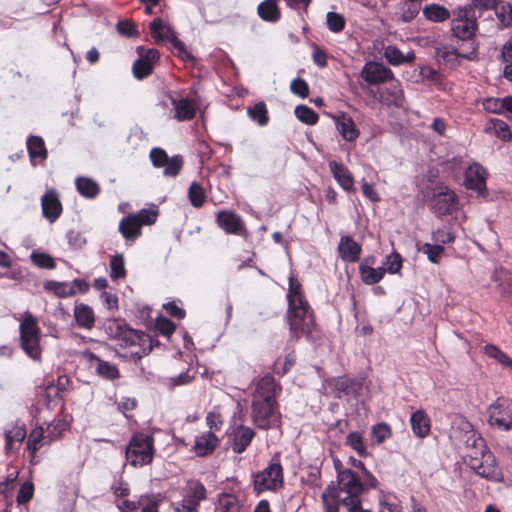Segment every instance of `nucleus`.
<instances>
[{
  "instance_id": "1",
  "label": "nucleus",
  "mask_w": 512,
  "mask_h": 512,
  "mask_svg": "<svg viewBox=\"0 0 512 512\" xmlns=\"http://www.w3.org/2000/svg\"><path fill=\"white\" fill-rule=\"evenodd\" d=\"M364 485L351 469L337 468V482H331L321 495L324 512H339L344 505L348 512H371L362 507Z\"/></svg>"
},
{
  "instance_id": "2",
  "label": "nucleus",
  "mask_w": 512,
  "mask_h": 512,
  "mask_svg": "<svg viewBox=\"0 0 512 512\" xmlns=\"http://www.w3.org/2000/svg\"><path fill=\"white\" fill-rule=\"evenodd\" d=\"M281 390L273 376L265 375L256 383L252 398V419L260 429L279 426L280 413L277 410L276 394Z\"/></svg>"
},
{
  "instance_id": "3",
  "label": "nucleus",
  "mask_w": 512,
  "mask_h": 512,
  "mask_svg": "<svg viewBox=\"0 0 512 512\" xmlns=\"http://www.w3.org/2000/svg\"><path fill=\"white\" fill-rule=\"evenodd\" d=\"M104 330L109 339L123 350L130 349V356L136 360L148 355L159 341L143 331L135 330L121 319H109L104 324Z\"/></svg>"
},
{
  "instance_id": "4",
  "label": "nucleus",
  "mask_w": 512,
  "mask_h": 512,
  "mask_svg": "<svg viewBox=\"0 0 512 512\" xmlns=\"http://www.w3.org/2000/svg\"><path fill=\"white\" fill-rule=\"evenodd\" d=\"M465 449L468 465L479 476L489 480L498 479L500 471L495 456L489 450L483 437L472 431L465 441Z\"/></svg>"
},
{
  "instance_id": "5",
  "label": "nucleus",
  "mask_w": 512,
  "mask_h": 512,
  "mask_svg": "<svg viewBox=\"0 0 512 512\" xmlns=\"http://www.w3.org/2000/svg\"><path fill=\"white\" fill-rule=\"evenodd\" d=\"M20 346L24 353L34 361L42 359V347L40 344L42 333L38 319L29 311L22 314L19 325Z\"/></svg>"
},
{
  "instance_id": "6",
  "label": "nucleus",
  "mask_w": 512,
  "mask_h": 512,
  "mask_svg": "<svg viewBox=\"0 0 512 512\" xmlns=\"http://www.w3.org/2000/svg\"><path fill=\"white\" fill-rule=\"evenodd\" d=\"M287 322L290 338L294 340L302 336L309 337L316 327L314 313L308 302L303 305L288 306Z\"/></svg>"
},
{
  "instance_id": "7",
  "label": "nucleus",
  "mask_w": 512,
  "mask_h": 512,
  "mask_svg": "<svg viewBox=\"0 0 512 512\" xmlns=\"http://www.w3.org/2000/svg\"><path fill=\"white\" fill-rule=\"evenodd\" d=\"M125 454L127 461L133 467L150 464L154 456V438L144 433H134Z\"/></svg>"
},
{
  "instance_id": "8",
  "label": "nucleus",
  "mask_w": 512,
  "mask_h": 512,
  "mask_svg": "<svg viewBox=\"0 0 512 512\" xmlns=\"http://www.w3.org/2000/svg\"><path fill=\"white\" fill-rule=\"evenodd\" d=\"M462 11L459 12L458 16L451 22L452 38L457 41H462L467 47L460 53L462 58L472 59V55L477 50L475 44V32L477 30V22L475 19H470L466 15H461Z\"/></svg>"
},
{
  "instance_id": "9",
  "label": "nucleus",
  "mask_w": 512,
  "mask_h": 512,
  "mask_svg": "<svg viewBox=\"0 0 512 512\" xmlns=\"http://www.w3.org/2000/svg\"><path fill=\"white\" fill-rule=\"evenodd\" d=\"M283 485V468L279 455H275L270 464L254 478V490L257 493L264 491H276Z\"/></svg>"
},
{
  "instance_id": "10",
  "label": "nucleus",
  "mask_w": 512,
  "mask_h": 512,
  "mask_svg": "<svg viewBox=\"0 0 512 512\" xmlns=\"http://www.w3.org/2000/svg\"><path fill=\"white\" fill-rule=\"evenodd\" d=\"M488 424L502 431L512 430V400L498 397L487 408Z\"/></svg>"
},
{
  "instance_id": "11",
  "label": "nucleus",
  "mask_w": 512,
  "mask_h": 512,
  "mask_svg": "<svg viewBox=\"0 0 512 512\" xmlns=\"http://www.w3.org/2000/svg\"><path fill=\"white\" fill-rule=\"evenodd\" d=\"M149 158L155 168H164L163 175L165 177H177L184 166L183 156L174 155L169 157L167 152L160 147L152 148Z\"/></svg>"
},
{
  "instance_id": "12",
  "label": "nucleus",
  "mask_w": 512,
  "mask_h": 512,
  "mask_svg": "<svg viewBox=\"0 0 512 512\" xmlns=\"http://www.w3.org/2000/svg\"><path fill=\"white\" fill-rule=\"evenodd\" d=\"M458 197L444 183H437L432 198V211L439 215H450L457 208Z\"/></svg>"
},
{
  "instance_id": "13",
  "label": "nucleus",
  "mask_w": 512,
  "mask_h": 512,
  "mask_svg": "<svg viewBox=\"0 0 512 512\" xmlns=\"http://www.w3.org/2000/svg\"><path fill=\"white\" fill-rule=\"evenodd\" d=\"M138 59L134 61L132 72L136 79H144L152 74L155 63L160 59V53L155 48L146 49L138 46L136 49Z\"/></svg>"
},
{
  "instance_id": "14",
  "label": "nucleus",
  "mask_w": 512,
  "mask_h": 512,
  "mask_svg": "<svg viewBox=\"0 0 512 512\" xmlns=\"http://www.w3.org/2000/svg\"><path fill=\"white\" fill-rule=\"evenodd\" d=\"M216 223L227 234L243 236L247 234L244 222L234 211L221 210L216 214Z\"/></svg>"
},
{
  "instance_id": "15",
  "label": "nucleus",
  "mask_w": 512,
  "mask_h": 512,
  "mask_svg": "<svg viewBox=\"0 0 512 512\" xmlns=\"http://www.w3.org/2000/svg\"><path fill=\"white\" fill-rule=\"evenodd\" d=\"M206 498V489L201 483L190 486L174 512H198V506Z\"/></svg>"
},
{
  "instance_id": "16",
  "label": "nucleus",
  "mask_w": 512,
  "mask_h": 512,
  "mask_svg": "<svg viewBox=\"0 0 512 512\" xmlns=\"http://www.w3.org/2000/svg\"><path fill=\"white\" fill-rule=\"evenodd\" d=\"M61 433L51 437L50 433L45 435L42 426H36L32 429L28 435L26 449L29 453L30 463L36 465L39 461L37 459V452L44 446L46 442L51 443L56 438L60 437Z\"/></svg>"
},
{
  "instance_id": "17",
  "label": "nucleus",
  "mask_w": 512,
  "mask_h": 512,
  "mask_svg": "<svg viewBox=\"0 0 512 512\" xmlns=\"http://www.w3.org/2000/svg\"><path fill=\"white\" fill-rule=\"evenodd\" d=\"M255 435L256 433L251 427L245 425L236 426L229 434V442L232 451L236 454L245 452Z\"/></svg>"
},
{
  "instance_id": "18",
  "label": "nucleus",
  "mask_w": 512,
  "mask_h": 512,
  "mask_svg": "<svg viewBox=\"0 0 512 512\" xmlns=\"http://www.w3.org/2000/svg\"><path fill=\"white\" fill-rule=\"evenodd\" d=\"M487 171L480 164H473L465 171V186L468 189L478 192L481 196L486 194Z\"/></svg>"
},
{
  "instance_id": "19",
  "label": "nucleus",
  "mask_w": 512,
  "mask_h": 512,
  "mask_svg": "<svg viewBox=\"0 0 512 512\" xmlns=\"http://www.w3.org/2000/svg\"><path fill=\"white\" fill-rule=\"evenodd\" d=\"M361 77L370 85L386 82L393 78L392 71L376 62H368L361 71Z\"/></svg>"
},
{
  "instance_id": "20",
  "label": "nucleus",
  "mask_w": 512,
  "mask_h": 512,
  "mask_svg": "<svg viewBox=\"0 0 512 512\" xmlns=\"http://www.w3.org/2000/svg\"><path fill=\"white\" fill-rule=\"evenodd\" d=\"M220 444V439L212 431L203 432L195 437L192 452L198 457L212 455Z\"/></svg>"
},
{
  "instance_id": "21",
  "label": "nucleus",
  "mask_w": 512,
  "mask_h": 512,
  "mask_svg": "<svg viewBox=\"0 0 512 512\" xmlns=\"http://www.w3.org/2000/svg\"><path fill=\"white\" fill-rule=\"evenodd\" d=\"M42 213L51 223L55 222L62 213V204L55 190L47 191L41 198Z\"/></svg>"
},
{
  "instance_id": "22",
  "label": "nucleus",
  "mask_w": 512,
  "mask_h": 512,
  "mask_svg": "<svg viewBox=\"0 0 512 512\" xmlns=\"http://www.w3.org/2000/svg\"><path fill=\"white\" fill-rule=\"evenodd\" d=\"M337 249L340 258L345 262L354 263L360 259L361 245L350 236H342Z\"/></svg>"
},
{
  "instance_id": "23",
  "label": "nucleus",
  "mask_w": 512,
  "mask_h": 512,
  "mask_svg": "<svg viewBox=\"0 0 512 512\" xmlns=\"http://www.w3.org/2000/svg\"><path fill=\"white\" fill-rule=\"evenodd\" d=\"M330 171L340 185V187L345 191H353L354 190V178L350 170L335 160L329 162Z\"/></svg>"
},
{
  "instance_id": "24",
  "label": "nucleus",
  "mask_w": 512,
  "mask_h": 512,
  "mask_svg": "<svg viewBox=\"0 0 512 512\" xmlns=\"http://www.w3.org/2000/svg\"><path fill=\"white\" fill-rule=\"evenodd\" d=\"M333 118L339 133L346 141L352 142L358 138L359 130L357 129L354 120L350 116L342 112Z\"/></svg>"
},
{
  "instance_id": "25",
  "label": "nucleus",
  "mask_w": 512,
  "mask_h": 512,
  "mask_svg": "<svg viewBox=\"0 0 512 512\" xmlns=\"http://www.w3.org/2000/svg\"><path fill=\"white\" fill-rule=\"evenodd\" d=\"M74 319L79 328L91 330L95 325V314L93 309L84 303H78L73 310Z\"/></svg>"
},
{
  "instance_id": "26",
  "label": "nucleus",
  "mask_w": 512,
  "mask_h": 512,
  "mask_svg": "<svg viewBox=\"0 0 512 512\" xmlns=\"http://www.w3.org/2000/svg\"><path fill=\"white\" fill-rule=\"evenodd\" d=\"M84 356L88 359V361L92 364L93 362H96V372L108 379V380H115L120 377V373L118 368L111 364L108 361L101 360L97 355H95L93 352H85Z\"/></svg>"
},
{
  "instance_id": "27",
  "label": "nucleus",
  "mask_w": 512,
  "mask_h": 512,
  "mask_svg": "<svg viewBox=\"0 0 512 512\" xmlns=\"http://www.w3.org/2000/svg\"><path fill=\"white\" fill-rule=\"evenodd\" d=\"M483 8L491 7L504 27L512 25V5L510 2H477Z\"/></svg>"
},
{
  "instance_id": "28",
  "label": "nucleus",
  "mask_w": 512,
  "mask_h": 512,
  "mask_svg": "<svg viewBox=\"0 0 512 512\" xmlns=\"http://www.w3.org/2000/svg\"><path fill=\"white\" fill-rule=\"evenodd\" d=\"M172 105L175 110V118L178 121H189L195 117L196 106L195 103L188 98H181L180 100L172 99Z\"/></svg>"
},
{
  "instance_id": "29",
  "label": "nucleus",
  "mask_w": 512,
  "mask_h": 512,
  "mask_svg": "<svg viewBox=\"0 0 512 512\" xmlns=\"http://www.w3.org/2000/svg\"><path fill=\"white\" fill-rule=\"evenodd\" d=\"M410 424L413 433L419 438L426 437L430 432V418L423 410L412 413Z\"/></svg>"
},
{
  "instance_id": "30",
  "label": "nucleus",
  "mask_w": 512,
  "mask_h": 512,
  "mask_svg": "<svg viewBox=\"0 0 512 512\" xmlns=\"http://www.w3.org/2000/svg\"><path fill=\"white\" fill-rule=\"evenodd\" d=\"M288 306L303 305L308 301L304 297L302 285L294 274L289 276V287L287 293Z\"/></svg>"
},
{
  "instance_id": "31",
  "label": "nucleus",
  "mask_w": 512,
  "mask_h": 512,
  "mask_svg": "<svg viewBox=\"0 0 512 512\" xmlns=\"http://www.w3.org/2000/svg\"><path fill=\"white\" fill-rule=\"evenodd\" d=\"M141 227L132 214L122 218L119 231L126 240H135L141 234Z\"/></svg>"
},
{
  "instance_id": "32",
  "label": "nucleus",
  "mask_w": 512,
  "mask_h": 512,
  "mask_svg": "<svg viewBox=\"0 0 512 512\" xmlns=\"http://www.w3.org/2000/svg\"><path fill=\"white\" fill-rule=\"evenodd\" d=\"M366 262H368V259H365V262L359 265V273L362 281L367 285H373L380 282L386 273V269L383 267L375 269L368 266Z\"/></svg>"
},
{
  "instance_id": "33",
  "label": "nucleus",
  "mask_w": 512,
  "mask_h": 512,
  "mask_svg": "<svg viewBox=\"0 0 512 512\" xmlns=\"http://www.w3.org/2000/svg\"><path fill=\"white\" fill-rule=\"evenodd\" d=\"M27 436L26 428L24 425H14L10 429L5 431V450L6 452H12L14 443L19 445L24 441Z\"/></svg>"
},
{
  "instance_id": "34",
  "label": "nucleus",
  "mask_w": 512,
  "mask_h": 512,
  "mask_svg": "<svg viewBox=\"0 0 512 512\" xmlns=\"http://www.w3.org/2000/svg\"><path fill=\"white\" fill-rule=\"evenodd\" d=\"M76 189L85 198H95L100 193V186L88 177H78L75 181Z\"/></svg>"
},
{
  "instance_id": "35",
  "label": "nucleus",
  "mask_w": 512,
  "mask_h": 512,
  "mask_svg": "<svg viewBox=\"0 0 512 512\" xmlns=\"http://www.w3.org/2000/svg\"><path fill=\"white\" fill-rule=\"evenodd\" d=\"M384 56L391 65L398 66L403 63L413 62L415 54L413 52L404 55L396 46L389 45L385 48Z\"/></svg>"
},
{
  "instance_id": "36",
  "label": "nucleus",
  "mask_w": 512,
  "mask_h": 512,
  "mask_svg": "<svg viewBox=\"0 0 512 512\" xmlns=\"http://www.w3.org/2000/svg\"><path fill=\"white\" fill-rule=\"evenodd\" d=\"M27 149L31 160L47 158V149L44 140L40 136H30L27 139Z\"/></svg>"
},
{
  "instance_id": "37",
  "label": "nucleus",
  "mask_w": 512,
  "mask_h": 512,
  "mask_svg": "<svg viewBox=\"0 0 512 512\" xmlns=\"http://www.w3.org/2000/svg\"><path fill=\"white\" fill-rule=\"evenodd\" d=\"M44 289L54 293L57 297L66 298L75 295V290L68 282L47 281L44 283Z\"/></svg>"
},
{
  "instance_id": "38",
  "label": "nucleus",
  "mask_w": 512,
  "mask_h": 512,
  "mask_svg": "<svg viewBox=\"0 0 512 512\" xmlns=\"http://www.w3.org/2000/svg\"><path fill=\"white\" fill-rule=\"evenodd\" d=\"M423 14L432 22H443L450 17V13L445 7L435 3L426 5L423 8Z\"/></svg>"
},
{
  "instance_id": "39",
  "label": "nucleus",
  "mask_w": 512,
  "mask_h": 512,
  "mask_svg": "<svg viewBox=\"0 0 512 512\" xmlns=\"http://www.w3.org/2000/svg\"><path fill=\"white\" fill-rule=\"evenodd\" d=\"M258 15L265 21L276 22L280 19L277 2H260L257 7Z\"/></svg>"
},
{
  "instance_id": "40",
  "label": "nucleus",
  "mask_w": 512,
  "mask_h": 512,
  "mask_svg": "<svg viewBox=\"0 0 512 512\" xmlns=\"http://www.w3.org/2000/svg\"><path fill=\"white\" fill-rule=\"evenodd\" d=\"M487 130L492 131L493 134L502 141H510L512 138L509 125L501 119H491L488 123Z\"/></svg>"
},
{
  "instance_id": "41",
  "label": "nucleus",
  "mask_w": 512,
  "mask_h": 512,
  "mask_svg": "<svg viewBox=\"0 0 512 512\" xmlns=\"http://www.w3.org/2000/svg\"><path fill=\"white\" fill-rule=\"evenodd\" d=\"M247 113L250 119L257 122L260 126H266L269 122L267 106L263 101L249 107Z\"/></svg>"
},
{
  "instance_id": "42",
  "label": "nucleus",
  "mask_w": 512,
  "mask_h": 512,
  "mask_svg": "<svg viewBox=\"0 0 512 512\" xmlns=\"http://www.w3.org/2000/svg\"><path fill=\"white\" fill-rule=\"evenodd\" d=\"M335 396L341 398L343 395H349L354 391L355 380L342 376L332 380Z\"/></svg>"
},
{
  "instance_id": "43",
  "label": "nucleus",
  "mask_w": 512,
  "mask_h": 512,
  "mask_svg": "<svg viewBox=\"0 0 512 512\" xmlns=\"http://www.w3.org/2000/svg\"><path fill=\"white\" fill-rule=\"evenodd\" d=\"M159 215V210L157 206H153L151 208H143L137 213L132 214L135 217L136 221L139 223L140 227L144 225H152L156 222L157 217Z\"/></svg>"
},
{
  "instance_id": "44",
  "label": "nucleus",
  "mask_w": 512,
  "mask_h": 512,
  "mask_svg": "<svg viewBox=\"0 0 512 512\" xmlns=\"http://www.w3.org/2000/svg\"><path fill=\"white\" fill-rule=\"evenodd\" d=\"M345 444L355 450L360 457L368 455L363 436L359 432H350L346 437Z\"/></svg>"
},
{
  "instance_id": "45",
  "label": "nucleus",
  "mask_w": 512,
  "mask_h": 512,
  "mask_svg": "<svg viewBox=\"0 0 512 512\" xmlns=\"http://www.w3.org/2000/svg\"><path fill=\"white\" fill-rule=\"evenodd\" d=\"M188 197L191 205L195 208L202 207L206 199L203 187L197 182H192L190 184L188 189Z\"/></svg>"
},
{
  "instance_id": "46",
  "label": "nucleus",
  "mask_w": 512,
  "mask_h": 512,
  "mask_svg": "<svg viewBox=\"0 0 512 512\" xmlns=\"http://www.w3.org/2000/svg\"><path fill=\"white\" fill-rule=\"evenodd\" d=\"M296 117L304 124L315 125L318 120V114L307 105H298L295 108Z\"/></svg>"
},
{
  "instance_id": "47",
  "label": "nucleus",
  "mask_w": 512,
  "mask_h": 512,
  "mask_svg": "<svg viewBox=\"0 0 512 512\" xmlns=\"http://www.w3.org/2000/svg\"><path fill=\"white\" fill-rule=\"evenodd\" d=\"M125 276L126 269L123 255L117 254L112 256L110 259V277L113 280H118L120 278H125Z\"/></svg>"
},
{
  "instance_id": "48",
  "label": "nucleus",
  "mask_w": 512,
  "mask_h": 512,
  "mask_svg": "<svg viewBox=\"0 0 512 512\" xmlns=\"http://www.w3.org/2000/svg\"><path fill=\"white\" fill-rule=\"evenodd\" d=\"M371 434L375 443L379 445L391 438L392 430L387 423L382 422L372 426Z\"/></svg>"
},
{
  "instance_id": "49",
  "label": "nucleus",
  "mask_w": 512,
  "mask_h": 512,
  "mask_svg": "<svg viewBox=\"0 0 512 512\" xmlns=\"http://www.w3.org/2000/svg\"><path fill=\"white\" fill-rule=\"evenodd\" d=\"M30 258L35 266L42 269H54L56 266L54 259L44 252L33 251Z\"/></svg>"
},
{
  "instance_id": "50",
  "label": "nucleus",
  "mask_w": 512,
  "mask_h": 512,
  "mask_svg": "<svg viewBox=\"0 0 512 512\" xmlns=\"http://www.w3.org/2000/svg\"><path fill=\"white\" fill-rule=\"evenodd\" d=\"M326 23L331 32L339 33L344 30L346 22L343 15L330 11L326 15Z\"/></svg>"
},
{
  "instance_id": "51",
  "label": "nucleus",
  "mask_w": 512,
  "mask_h": 512,
  "mask_svg": "<svg viewBox=\"0 0 512 512\" xmlns=\"http://www.w3.org/2000/svg\"><path fill=\"white\" fill-rule=\"evenodd\" d=\"M420 3L421 2H404L400 7L401 20L403 22H410L413 20L421 9Z\"/></svg>"
},
{
  "instance_id": "52",
  "label": "nucleus",
  "mask_w": 512,
  "mask_h": 512,
  "mask_svg": "<svg viewBox=\"0 0 512 512\" xmlns=\"http://www.w3.org/2000/svg\"><path fill=\"white\" fill-rule=\"evenodd\" d=\"M483 352L489 358L494 359L497 363H499L502 366L506 364L509 358V356L504 351H502L499 347H497L494 344H486L483 347Z\"/></svg>"
},
{
  "instance_id": "53",
  "label": "nucleus",
  "mask_w": 512,
  "mask_h": 512,
  "mask_svg": "<svg viewBox=\"0 0 512 512\" xmlns=\"http://www.w3.org/2000/svg\"><path fill=\"white\" fill-rule=\"evenodd\" d=\"M150 31L152 37L157 41H162L167 37V34L170 32V28L164 25L161 18H155L150 23Z\"/></svg>"
},
{
  "instance_id": "54",
  "label": "nucleus",
  "mask_w": 512,
  "mask_h": 512,
  "mask_svg": "<svg viewBox=\"0 0 512 512\" xmlns=\"http://www.w3.org/2000/svg\"><path fill=\"white\" fill-rule=\"evenodd\" d=\"M419 250L422 251L427 256L429 261H431L432 263H438L439 258L441 257V255L444 252V248L442 245H440V244L433 245L430 243L423 244V246L421 248H419Z\"/></svg>"
},
{
  "instance_id": "55",
  "label": "nucleus",
  "mask_w": 512,
  "mask_h": 512,
  "mask_svg": "<svg viewBox=\"0 0 512 512\" xmlns=\"http://www.w3.org/2000/svg\"><path fill=\"white\" fill-rule=\"evenodd\" d=\"M160 500L155 495H141L139 504L142 506L141 512H159Z\"/></svg>"
},
{
  "instance_id": "56",
  "label": "nucleus",
  "mask_w": 512,
  "mask_h": 512,
  "mask_svg": "<svg viewBox=\"0 0 512 512\" xmlns=\"http://www.w3.org/2000/svg\"><path fill=\"white\" fill-rule=\"evenodd\" d=\"M155 327L160 334L166 336L167 338H169L175 332L176 329V325L174 322L162 316L156 319Z\"/></svg>"
},
{
  "instance_id": "57",
  "label": "nucleus",
  "mask_w": 512,
  "mask_h": 512,
  "mask_svg": "<svg viewBox=\"0 0 512 512\" xmlns=\"http://www.w3.org/2000/svg\"><path fill=\"white\" fill-rule=\"evenodd\" d=\"M34 494V485L32 482H24L18 491L16 501L19 505L29 502Z\"/></svg>"
},
{
  "instance_id": "58",
  "label": "nucleus",
  "mask_w": 512,
  "mask_h": 512,
  "mask_svg": "<svg viewBox=\"0 0 512 512\" xmlns=\"http://www.w3.org/2000/svg\"><path fill=\"white\" fill-rule=\"evenodd\" d=\"M219 505L224 512H239L238 500L231 494H223L219 499Z\"/></svg>"
},
{
  "instance_id": "59",
  "label": "nucleus",
  "mask_w": 512,
  "mask_h": 512,
  "mask_svg": "<svg viewBox=\"0 0 512 512\" xmlns=\"http://www.w3.org/2000/svg\"><path fill=\"white\" fill-rule=\"evenodd\" d=\"M461 47H448L442 46L436 49V55L438 58L448 61L451 57H461L460 53L464 51Z\"/></svg>"
},
{
  "instance_id": "60",
  "label": "nucleus",
  "mask_w": 512,
  "mask_h": 512,
  "mask_svg": "<svg viewBox=\"0 0 512 512\" xmlns=\"http://www.w3.org/2000/svg\"><path fill=\"white\" fill-rule=\"evenodd\" d=\"M290 89L293 94H296L301 98H306L309 94L308 84L301 78L293 79L290 84Z\"/></svg>"
},
{
  "instance_id": "61",
  "label": "nucleus",
  "mask_w": 512,
  "mask_h": 512,
  "mask_svg": "<svg viewBox=\"0 0 512 512\" xmlns=\"http://www.w3.org/2000/svg\"><path fill=\"white\" fill-rule=\"evenodd\" d=\"M171 43L173 47L177 50V55L185 61H194L195 58L192 54L187 50L185 44L179 40L177 37L173 36L171 38Z\"/></svg>"
},
{
  "instance_id": "62",
  "label": "nucleus",
  "mask_w": 512,
  "mask_h": 512,
  "mask_svg": "<svg viewBox=\"0 0 512 512\" xmlns=\"http://www.w3.org/2000/svg\"><path fill=\"white\" fill-rule=\"evenodd\" d=\"M386 264L389 273H397L402 267V257L399 253L394 252L386 257Z\"/></svg>"
},
{
  "instance_id": "63",
  "label": "nucleus",
  "mask_w": 512,
  "mask_h": 512,
  "mask_svg": "<svg viewBox=\"0 0 512 512\" xmlns=\"http://www.w3.org/2000/svg\"><path fill=\"white\" fill-rule=\"evenodd\" d=\"M483 108L485 111L494 113V114H502V98H486L483 101Z\"/></svg>"
},
{
  "instance_id": "64",
  "label": "nucleus",
  "mask_w": 512,
  "mask_h": 512,
  "mask_svg": "<svg viewBox=\"0 0 512 512\" xmlns=\"http://www.w3.org/2000/svg\"><path fill=\"white\" fill-rule=\"evenodd\" d=\"M223 424L222 416L216 412H209L206 416V425L209 427V431L216 432L221 429Z\"/></svg>"
}]
</instances>
